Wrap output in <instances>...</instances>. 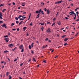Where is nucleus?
Listing matches in <instances>:
<instances>
[{
  "instance_id": "nucleus-52",
  "label": "nucleus",
  "mask_w": 79,
  "mask_h": 79,
  "mask_svg": "<svg viewBox=\"0 0 79 79\" xmlns=\"http://www.w3.org/2000/svg\"><path fill=\"white\" fill-rule=\"evenodd\" d=\"M78 9H79V8H76V9H75V11H77V10H78Z\"/></svg>"
},
{
  "instance_id": "nucleus-6",
  "label": "nucleus",
  "mask_w": 79,
  "mask_h": 79,
  "mask_svg": "<svg viewBox=\"0 0 79 79\" xmlns=\"http://www.w3.org/2000/svg\"><path fill=\"white\" fill-rule=\"evenodd\" d=\"M47 32H51L50 28H48L47 30Z\"/></svg>"
},
{
  "instance_id": "nucleus-59",
  "label": "nucleus",
  "mask_w": 79,
  "mask_h": 79,
  "mask_svg": "<svg viewBox=\"0 0 79 79\" xmlns=\"http://www.w3.org/2000/svg\"><path fill=\"white\" fill-rule=\"evenodd\" d=\"M8 35H10V33H8Z\"/></svg>"
},
{
  "instance_id": "nucleus-44",
  "label": "nucleus",
  "mask_w": 79,
  "mask_h": 79,
  "mask_svg": "<svg viewBox=\"0 0 79 79\" xmlns=\"http://www.w3.org/2000/svg\"><path fill=\"white\" fill-rule=\"evenodd\" d=\"M31 53H32V54H34V52L33 51H31Z\"/></svg>"
},
{
  "instance_id": "nucleus-24",
  "label": "nucleus",
  "mask_w": 79,
  "mask_h": 79,
  "mask_svg": "<svg viewBox=\"0 0 79 79\" xmlns=\"http://www.w3.org/2000/svg\"><path fill=\"white\" fill-rule=\"evenodd\" d=\"M64 46H66V45H68V44L67 43H65L64 44Z\"/></svg>"
},
{
  "instance_id": "nucleus-11",
  "label": "nucleus",
  "mask_w": 79,
  "mask_h": 79,
  "mask_svg": "<svg viewBox=\"0 0 79 79\" xmlns=\"http://www.w3.org/2000/svg\"><path fill=\"white\" fill-rule=\"evenodd\" d=\"M21 17H22V15H19V17H18V19H20V18H21Z\"/></svg>"
},
{
  "instance_id": "nucleus-37",
  "label": "nucleus",
  "mask_w": 79,
  "mask_h": 79,
  "mask_svg": "<svg viewBox=\"0 0 79 79\" xmlns=\"http://www.w3.org/2000/svg\"><path fill=\"white\" fill-rule=\"evenodd\" d=\"M16 23L17 24H18V23H19V21H16Z\"/></svg>"
},
{
  "instance_id": "nucleus-1",
  "label": "nucleus",
  "mask_w": 79,
  "mask_h": 79,
  "mask_svg": "<svg viewBox=\"0 0 79 79\" xmlns=\"http://www.w3.org/2000/svg\"><path fill=\"white\" fill-rule=\"evenodd\" d=\"M63 2V1H57V2H55V4H60V3H61V2Z\"/></svg>"
},
{
  "instance_id": "nucleus-31",
  "label": "nucleus",
  "mask_w": 79,
  "mask_h": 79,
  "mask_svg": "<svg viewBox=\"0 0 79 79\" xmlns=\"http://www.w3.org/2000/svg\"><path fill=\"white\" fill-rule=\"evenodd\" d=\"M41 13H42V14H43V15H44V11H41Z\"/></svg>"
},
{
  "instance_id": "nucleus-45",
  "label": "nucleus",
  "mask_w": 79,
  "mask_h": 79,
  "mask_svg": "<svg viewBox=\"0 0 79 79\" xmlns=\"http://www.w3.org/2000/svg\"><path fill=\"white\" fill-rule=\"evenodd\" d=\"M8 37V35H6L4 36V37Z\"/></svg>"
},
{
  "instance_id": "nucleus-8",
  "label": "nucleus",
  "mask_w": 79,
  "mask_h": 79,
  "mask_svg": "<svg viewBox=\"0 0 79 79\" xmlns=\"http://www.w3.org/2000/svg\"><path fill=\"white\" fill-rule=\"evenodd\" d=\"M4 40H5L6 42H8V41H9V40H8V38H5L4 39Z\"/></svg>"
},
{
  "instance_id": "nucleus-54",
  "label": "nucleus",
  "mask_w": 79,
  "mask_h": 79,
  "mask_svg": "<svg viewBox=\"0 0 79 79\" xmlns=\"http://www.w3.org/2000/svg\"><path fill=\"white\" fill-rule=\"evenodd\" d=\"M17 31H19V28H18L17 29Z\"/></svg>"
},
{
  "instance_id": "nucleus-56",
  "label": "nucleus",
  "mask_w": 79,
  "mask_h": 79,
  "mask_svg": "<svg viewBox=\"0 0 79 79\" xmlns=\"http://www.w3.org/2000/svg\"><path fill=\"white\" fill-rule=\"evenodd\" d=\"M20 20H24L23 19H20Z\"/></svg>"
},
{
  "instance_id": "nucleus-49",
  "label": "nucleus",
  "mask_w": 79,
  "mask_h": 79,
  "mask_svg": "<svg viewBox=\"0 0 79 79\" xmlns=\"http://www.w3.org/2000/svg\"><path fill=\"white\" fill-rule=\"evenodd\" d=\"M31 14H30V16H29V18H29V19H30V17H31Z\"/></svg>"
},
{
  "instance_id": "nucleus-30",
  "label": "nucleus",
  "mask_w": 79,
  "mask_h": 79,
  "mask_svg": "<svg viewBox=\"0 0 79 79\" xmlns=\"http://www.w3.org/2000/svg\"><path fill=\"white\" fill-rule=\"evenodd\" d=\"M33 60L34 61H35V62L36 61V60H35V59L34 58H33Z\"/></svg>"
},
{
  "instance_id": "nucleus-29",
  "label": "nucleus",
  "mask_w": 79,
  "mask_h": 79,
  "mask_svg": "<svg viewBox=\"0 0 79 79\" xmlns=\"http://www.w3.org/2000/svg\"><path fill=\"white\" fill-rule=\"evenodd\" d=\"M4 6V4H1L0 5V7H1V6Z\"/></svg>"
},
{
  "instance_id": "nucleus-34",
  "label": "nucleus",
  "mask_w": 79,
  "mask_h": 79,
  "mask_svg": "<svg viewBox=\"0 0 79 79\" xmlns=\"http://www.w3.org/2000/svg\"><path fill=\"white\" fill-rule=\"evenodd\" d=\"M30 26H32V22H31L30 24Z\"/></svg>"
},
{
  "instance_id": "nucleus-2",
  "label": "nucleus",
  "mask_w": 79,
  "mask_h": 79,
  "mask_svg": "<svg viewBox=\"0 0 79 79\" xmlns=\"http://www.w3.org/2000/svg\"><path fill=\"white\" fill-rule=\"evenodd\" d=\"M1 26H2V27H5V28H6V25L5 23H4L3 25H1Z\"/></svg>"
},
{
  "instance_id": "nucleus-40",
  "label": "nucleus",
  "mask_w": 79,
  "mask_h": 79,
  "mask_svg": "<svg viewBox=\"0 0 79 79\" xmlns=\"http://www.w3.org/2000/svg\"><path fill=\"white\" fill-rule=\"evenodd\" d=\"M47 45H46L45 46H44L43 47V48H46V47H47Z\"/></svg>"
},
{
  "instance_id": "nucleus-51",
  "label": "nucleus",
  "mask_w": 79,
  "mask_h": 79,
  "mask_svg": "<svg viewBox=\"0 0 79 79\" xmlns=\"http://www.w3.org/2000/svg\"><path fill=\"white\" fill-rule=\"evenodd\" d=\"M43 62H44V63H47V62H46V61L45 60H44Z\"/></svg>"
},
{
  "instance_id": "nucleus-12",
  "label": "nucleus",
  "mask_w": 79,
  "mask_h": 79,
  "mask_svg": "<svg viewBox=\"0 0 79 79\" xmlns=\"http://www.w3.org/2000/svg\"><path fill=\"white\" fill-rule=\"evenodd\" d=\"M68 39H69L68 38H66L64 40V41H65V42H66V41H67V40H68Z\"/></svg>"
},
{
  "instance_id": "nucleus-27",
  "label": "nucleus",
  "mask_w": 79,
  "mask_h": 79,
  "mask_svg": "<svg viewBox=\"0 0 79 79\" xmlns=\"http://www.w3.org/2000/svg\"><path fill=\"white\" fill-rule=\"evenodd\" d=\"M6 10V9H4V10H2V12H3V13H4L5 12V11Z\"/></svg>"
},
{
  "instance_id": "nucleus-26",
  "label": "nucleus",
  "mask_w": 79,
  "mask_h": 79,
  "mask_svg": "<svg viewBox=\"0 0 79 79\" xmlns=\"http://www.w3.org/2000/svg\"><path fill=\"white\" fill-rule=\"evenodd\" d=\"M14 25H15V23H12V24L11 25V26H14Z\"/></svg>"
},
{
  "instance_id": "nucleus-13",
  "label": "nucleus",
  "mask_w": 79,
  "mask_h": 79,
  "mask_svg": "<svg viewBox=\"0 0 79 79\" xmlns=\"http://www.w3.org/2000/svg\"><path fill=\"white\" fill-rule=\"evenodd\" d=\"M39 24H41V25H44L45 24V22H44L43 23H39Z\"/></svg>"
},
{
  "instance_id": "nucleus-19",
  "label": "nucleus",
  "mask_w": 79,
  "mask_h": 79,
  "mask_svg": "<svg viewBox=\"0 0 79 79\" xmlns=\"http://www.w3.org/2000/svg\"><path fill=\"white\" fill-rule=\"evenodd\" d=\"M6 75L7 76H8V75H9V72H7L6 73Z\"/></svg>"
},
{
  "instance_id": "nucleus-41",
  "label": "nucleus",
  "mask_w": 79,
  "mask_h": 79,
  "mask_svg": "<svg viewBox=\"0 0 79 79\" xmlns=\"http://www.w3.org/2000/svg\"><path fill=\"white\" fill-rule=\"evenodd\" d=\"M2 23H3V21H0V24H2Z\"/></svg>"
},
{
  "instance_id": "nucleus-64",
  "label": "nucleus",
  "mask_w": 79,
  "mask_h": 79,
  "mask_svg": "<svg viewBox=\"0 0 79 79\" xmlns=\"http://www.w3.org/2000/svg\"><path fill=\"white\" fill-rule=\"evenodd\" d=\"M33 45H34V43H32V44H31V46Z\"/></svg>"
},
{
  "instance_id": "nucleus-20",
  "label": "nucleus",
  "mask_w": 79,
  "mask_h": 79,
  "mask_svg": "<svg viewBox=\"0 0 79 79\" xmlns=\"http://www.w3.org/2000/svg\"><path fill=\"white\" fill-rule=\"evenodd\" d=\"M16 48H17L16 47L14 49H13L12 50H13V51H14V50H16Z\"/></svg>"
},
{
  "instance_id": "nucleus-10",
  "label": "nucleus",
  "mask_w": 79,
  "mask_h": 79,
  "mask_svg": "<svg viewBox=\"0 0 79 79\" xmlns=\"http://www.w3.org/2000/svg\"><path fill=\"white\" fill-rule=\"evenodd\" d=\"M47 14H48H48H50V11H49V9H48L47 10Z\"/></svg>"
},
{
  "instance_id": "nucleus-7",
  "label": "nucleus",
  "mask_w": 79,
  "mask_h": 79,
  "mask_svg": "<svg viewBox=\"0 0 79 79\" xmlns=\"http://www.w3.org/2000/svg\"><path fill=\"white\" fill-rule=\"evenodd\" d=\"M19 48L20 49H23V45H20V46H19Z\"/></svg>"
},
{
  "instance_id": "nucleus-16",
  "label": "nucleus",
  "mask_w": 79,
  "mask_h": 79,
  "mask_svg": "<svg viewBox=\"0 0 79 79\" xmlns=\"http://www.w3.org/2000/svg\"><path fill=\"white\" fill-rule=\"evenodd\" d=\"M23 23V21H21L19 23V25H20V24H21L22 23Z\"/></svg>"
},
{
  "instance_id": "nucleus-33",
  "label": "nucleus",
  "mask_w": 79,
  "mask_h": 79,
  "mask_svg": "<svg viewBox=\"0 0 79 79\" xmlns=\"http://www.w3.org/2000/svg\"><path fill=\"white\" fill-rule=\"evenodd\" d=\"M2 16H0V19H3V18H2Z\"/></svg>"
},
{
  "instance_id": "nucleus-63",
  "label": "nucleus",
  "mask_w": 79,
  "mask_h": 79,
  "mask_svg": "<svg viewBox=\"0 0 79 79\" xmlns=\"http://www.w3.org/2000/svg\"><path fill=\"white\" fill-rule=\"evenodd\" d=\"M19 79H23V78H22L21 77H19Z\"/></svg>"
},
{
  "instance_id": "nucleus-15",
  "label": "nucleus",
  "mask_w": 79,
  "mask_h": 79,
  "mask_svg": "<svg viewBox=\"0 0 79 79\" xmlns=\"http://www.w3.org/2000/svg\"><path fill=\"white\" fill-rule=\"evenodd\" d=\"M41 29L42 30V31H43V30H44V29H45V28H44V27H42L41 28Z\"/></svg>"
},
{
  "instance_id": "nucleus-17",
  "label": "nucleus",
  "mask_w": 79,
  "mask_h": 79,
  "mask_svg": "<svg viewBox=\"0 0 79 79\" xmlns=\"http://www.w3.org/2000/svg\"><path fill=\"white\" fill-rule=\"evenodd\" d=\"M27 27H25L23 28V31H26V29Z\"/></svg>"
},
{
  "instance_id": "nucleus-61",
  "label": "nucleus",
  "mask_w": 79,
  "mask_h": 79,
  "mask_svg": "<svg viewBox=\"0 0 79 79\" xmlns=\"http://www.w3.org/2000/svg\"><path fill=\"white\" fill-rule=\"evenodd\" d=\"M16 30V29L15 28L12 29L13 31H15Z\"/></svg>"
},
{
  "instance_id": "nucleus-62",
  "label": "nucleus",
  "mask_w": 79,
  "mask_h": 79,
  "mask_svg": "<svg viewBox=\"0 0 79 79\" xmlns=\"http://www.w3.org/2000/svg\"><path fill=\"white\" fill-rule=\"evenodd\" d=\"M13 4L14 5H15V2H13Z\"/></svg>"
},
{
  "instance_id": "nucleus-48",
  "label": "nucleus",
  "mask_w": 79,
  "mask_h": 79,
  "mask_svg": "<svg viewBox=\"0 0 79 79\" xmlns=\"http://www.w3.org/2000/svg\"><path fill=\"white\" fill-rule=\"evenodd\" d=\"M48 42H51V40H48Z\"/></svg>"
},
{
  "instance_id": "nucleus-23",
  "label": "nucleus",
  "mask_w": 79,
  "mask_h": 79,
  "mask_svg": "<svg viewBox=\"0 0 79 79\" xmlns=\"http://www.w3.org/2000/svg\"><path fill=\"white\" fill-rule=\"evenodd\" d=\"M23 52H24V48H22V49L21 52H22V53H23Z\"/></svg>"
},
{
  "instance_id": "nucleus-3",
  "label": "nucleus",
  "mask_w": 79,
  "mask_h": 79,
  "mask_svg": "<svg viewBox=\"0 0 79 79\" xmlns=\"http://www.w3.org/2000/svg\"><path fill=\"white\" fill-rule=\"evenodd\" d=\"M41 11H42V9H40L39 11H36L35 12L36 13H40V12H41Z\"/></svg>"
},
{
  "instance_id": "nucleus-50",
  "label": "nucleus",
  "mask_w": 79,
  "mask_h": 79,
  "mask_svg": "<svg viewBox=\"0 0 79 79\" xmlns=\"http://www.w3.org/2000/svg\"><path fill=\"white\" fill-rule=\"evenodd\" d=\"M5 63V62L4 61H2L1 62V63Z\"/></svg>"
},
{
  "instance_id": "nucleus-38",
  "label": "nucleus",
  "mask_w": 79,
  "mask_h": 79,
  "mask_svg": "<svg viewBox=\"0 0 79 79\" xmlns=\"http://www.w3.org/2000/svg\"><path fill=\"white\" fill-rule=\"evenodd\" d=\"M59 13V12H57V14H56V16H58V14Z\"/></svg>"
},
{
  "instance_id": "nucleus-43",
  "label": "nucleus",
  "mask_w": 79,
  "mask_h": 79,
  "mask_svg": "<svg viewBox=\"0 0 79 79\" xmlns=\"http://www.w3.org/2000/svg\"><path fill=\"white\" fill-rule=\"evenodd\" d=\"M0 16H2V12H0Z\"/></svg>"
},
{
  "instance_id": "nucleus-53",
  "label": "nucleus",
  "mask_w": 79,
  "mask_h": 79,
  "mask_svg": "<svg viewBox=\"0 0 79 79\" xmlns=\"http://www.w3.org/2000/svg\"><path fill=\"white\" fill-rule=\"evenodd\" d=\"M44 11H47V9H46V8H45L44 9Z\"/></svg>"
},
{
  "instance_id": "nucleus-9",
  "label": "nucleus",
  "mask_w": 79,
  "mask_h": 79,
  "mask_svg": "<svg viewBox=\"0 0 79 79\" xmlns=\"http://www.w3.org/2000/svg\"><path fill=\"white\" fill-rule=\"evenodd\" d=\"M25 3H26V2H24L23 3H22V6H24Z\"/></svg>"
},
{
  "instance_id": "nucleus-5",
  "label": "nucleus",
  "mask_w": 79,
  "mask_h": 79,
  "mask_svg": "<svg viewBox=\"0 0 79 79\" xmlns=\"http://www.w3.org/2000/svg\"><path fill=\"white\" fill-rule=\"evenodd\" d=\"M69 14L70 15H74V13L73 11H72V12H70L69 13Z\"/></svg>"
},
{
  "instance_id": "nucleus-36",
  "label": "nucleus",
  "mask_w": 79,
  "mask_h": 79,
  "mask_svg": "<svg viewBox=\"0 0 79 79\" xmlns=\"http://www.w3.org/2000/svg\"><path fill=\"white\" fill-rule=\"evenodd\" d=\"M23 64H24V63H23L21 64H20V66H23Z\"/></svg>"
},
{
  "instance_id": "nucleus-35",
  "label": "nucleus",
  "mask_w": 79,
  "mask_h": 79,
  "mask_svg": "<svg viewBox=\"0 0 79 79\" xmlns=\"http://www.w3.org/2000/svg\"><path fill=\"white\" fill-rule=\"evenodd\" d=\"M18 60V59H16L14 60V61H16Z\"/></svg>"
},
{
  "instance_id": "nucleus-55",
  "label": "nucleus",
  "mask_w": 79,
  "mask_h": 79,
  "mask_svg": "<svg viewBox=\"0 0 79 79\" xmlns=\"http://www.w3.org/2000/svg\"><path fill=\"white\" fill-rule=\"evenodd\" d=\"M77 15H78L79 14V12L77 11L76 12Z\"/></svg>"
},
{
  "instance_id": "nucleus-58",
  "label": "nucleus",
  "mask_w": 79,
  "mask_h": 79,
  "mask_svg": "<svg viewBox=\"0 0 79 79\" xmlns=\"http://www.w3.org/2000/svg\"><path fill=\"white\" fill-rule=\"evenodd\" d=\"M40 64H39V65H38L37 66V68H38V67H39V66H40Z\"/></svg>"
},
{
  "instance_id": "nucleus-4",
  "label": "nucleus",
  "mask_w": 79,
  "mask_h": 79,
  "mask_svg": "<svg viewBox=\"0 0 79 79\" xmlns=\"http://www.w3.org/2000/svg\"><path fill=\"white\" fill-rule=\"evenodd\" d=\"M13 45H14L13 44H9L8 45V46L9 47H10L11 48H12V47H13Z\"/></svg>"
},
{
  "instance_id": "nucleus-21",
  "label": "nucleus",
  "mask_w": 79,
  "mask_h": 79,
  "mask_svg": "<svg viewBox=\"0 0 79 79\" xmlns=\"http://www.w3.org/2000/svg\"><path fill=\"white\" fill-rule=\"evenodd\" d=\"M58 25H59V26H60L61 25V23L60 22H58Z\"/></svg>"
},
{
  "instance_id": "nucleus-57",
  "label": "nucleus",
  "mask_w": 79,
  "mask_h": 79,
  "mask_svg": "<svg viewBox=\"0 0 79 79\" xmlns=\"http://www.w3.org/2000/svg\"><path fill=\"white\" fill-rule=\"evenodd\" d=\"M29 36V34H28V33H27V36Z\"/></svg>"
},
{
  "instance_id": "nucleus-46",
  "label": "nucleus",
  "mask_w": 79,
  "mask_h": 79,
  "mask_svg": "<svg viewBox=\"0 0 79 79\" xmlns=\"http://www.w3.org/2000/svg\"><path fill=\"white\" fill-rule=\"evenodd\" d=\"M41 4L43 6H44V3L42 2Z\"/></svg>"
},
{
  "instance_id": "nucleus-18",
  "label": "nucleus",
  "mask_w": 79,
  "mask_h": 79,
  "mask_svg": "<svg viewBox=\"0 0 79 79\" xmlns=\"http://www.w3.org/2000/svg\"><path fill=\"white\" fill-rule=\"evenodd\" d=\"M9 79H11L12 78V77L10 76V75H9Z\"/></svg>"
},
{
  "instance_id": "nucleus-25",
  "label": "nucleus",
  "mask_w": 79,
  "mask_h": 79,
  "mask_svg": "<svg viewBox=\"0 0 79 79\" xmlns=\"http://www.w3.org/2000/svg\"><path fill=\"white\" fill-rule=\"evenodd\" d=\"M15 19L17 20V21H18V18H17V17H15Z\"/></svg>"
},
{
  "instance_id": "nucleus-39",
  "label": "nucleus",
  "mask_w": 79,
  "mask_h": 79,
  "mask_svg": "<svg viewBox=\"0 0 79 79\" xmlns=\"http://www.w3.org/2000/svg\"><path fill=\"white\" fill-rule=\"evenodd\" d=\"M55 23H54L52 25V26H54V25H55Z\"/></svg>"
},
{
  "instance_id": "nucleus-32",
  "label": "nucleus",
  "mask_w": 79,
  "mask_h": 79,
  "mask_svg": "<svg viewBox=\"0 0 79 79\" xmlns=\"http://www.w3.org/2000/svg\"><path fill=\"white\" fill-rule=\"evenodd\" d=\"M45 41H47V40H48V38H46L45 40Z\"/></svg>"
},
{
  "instance_id": "nucleus-22",
  "label": "nucleus",
  "mask_w": 79,
  "mask_h": 79,
  "mask_svg": "<svg viewBox=\"0 0 79 79\" xmlns=\"http://www.w3.org/2000/svg\"><path fill=\"white\" fill-rule=\"evenodd\" d=\"M31 45H29V49H31Z\"/></svg>"
},
{
  "instance_id": "nucleus-42",
  "label": "nucleus",
  "mask_w": 79,
  "mask_h": 79,
  "mask_svg": "<svg viewBox=\"0 0 79 79\" xmlns=\"http://www.w3.org/2000/svg\"><path fill=\"white\" fill-rule=\"evenodd\" d=\"M65 36H66V35H63L62 36V37L63 38H64V37Z\"/></svg>"
},
{
  "instance_id": "nucleus-60",
  "label": "nucleus",
  "mask_w": 79,
  "mask_h": 79,
  "mask_svg": "<svg viewBox=\"0 0 79 79\" xmlns=\"http://www.w3.org/2000/svg\"><path fill=\"white\" fill-rule=\"evenodd\" d=\"M39 15H40V14H39L37 16H38V17H39Z\"/></svg>"
},
{
  "instance_id": "nucleus-28",
  "label": "nucleus",
  "mask_w": 79,
  "mask_h": 79,
  "mask_svg": "<svg viewBox=\"0 0 79 79\" xmlns=\"http://www.w3.org/2000/svg\"><path fill=\"white\" fill-rule=\"evenodd\" d=\"M4 52L5 53H6L7 52H8V51H4Z\"/></svg>"
},
{
  "instance_id": "nucleus-47",
  "label": "nucleus",
  "mask_w": 79,
  "mask_h": 79,
  "mask_svg": "<svg viewBox=\"0 0 79 79\" xmlns=\"http://www.w3.org/2000/svg\"><path fill=\"white\" fill-rule=\"evenodd\" d=\"M65 19H69V18H68L67 17H65Z\"/></svg>"
},
{
  "instance_id": "nucleus-14",
  "label": "nucleus",
  "mask_w": 79,
  "mask_h": 79,
  "mask_svg": "<svg viewBox=\"0 0 79 79\" xmlns=\"http://www.w3.org/2000/svg\"><path fill=\"white\" fill-rule=\"evenodd\" d=\"M24 16H25V15H23V16H22V18L23 19H26V17Z\"/></svg>"
}]
</instances>
